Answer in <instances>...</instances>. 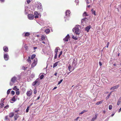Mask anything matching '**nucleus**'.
<instances>
[{
	"label": "nucleus",
	"mask_w": 121,
	"mask_h": 121,
	"mask_svg": "<svg viewBox=\"0 0 121 121\" xmlns=\"http://www.w3.org/2000/svg\"><path fill=\"white\" fill-rule=\"evenodd\" d=\"M36 55L35 54L32 55L31 56V59H33L35 57Z\"/></svg>",
	"instance_id": "bb28decb"
},
{
	"label": "nucleus",
	"mask_w": 121,
	"mask_h": 121,
	"mask_svg": "<svg viewBox=\"0 0 121 121\" xmlns=\"http://www.w3.org/2000/svg\"><path fill=\"white\" fill-rule=\"evenodd\" d=\"M109 42H108L107 43V45H106V47L107 48H108V47L109 45Z\"/></svg>",
	"instance_id": "603ef678"
},
{
	"label": "nucleus",
	"mask_w": 121,
	"mask_h": 121,
	"mask_svg": "<svg viewBox=\"0 0 121 121\" xmlns=\"http://www.w3.org/2000/svg\"><path fill=\"white\" fill-rule=\"evenodd\" d=\"M69 37V34H68L63 39L65 41H68V39Z\"/></svg>",
	"instance_id": "4468645a"
},
{
	"label": "nucleus",
	"mask_w": 121,
	"mask_h": 121,
	"mask_svg": "<svg viewBox=\"0 0 121 121\" xmlns=\"http://www.w3.org/2000/svg\"><path fill=\"white\" fill-rule=\"evenodd\" d=\"M98 115L97 114H95V117H94L92 119L91 121H94L95 119H96Z\"/></svg>",
	"instance_id": "a211bd4d"
},
{
	"label": "nucleus",
	"mask_w": 121,
	"mask_h": 121,
	"mask_svg": "<svg viewBox=\"0 0 121 121\" xmlns=\"http://www.w3.org/2000/svg\"><path fill=\"white\" fill-rule=\"evenodd\" d=\"M3 50L5 52H8V48L6 46L3 47Z\"/></svg>",
	"instance_id": "6ab92c4d"
},
{
	"label": "nucleus",
	"mask_w": 121,
	"mask_h": 121,
	"mask_svg": "<svg viewBox=\"0 0 121 121\" xmlns=\"http://www.w3.org/2000/svg\"><path fill=\"white\" fill-rule=\"evenodd\" d=\"M29 107H28L26 109V112H28L29 111Z\"/></svg>",
	"instance_id": "c03bdc74"
},
{
	"label": "nucleus",
	"mask_w": 121,
	"mask_h": 121,
	"mask_svg": "<svg viewBox=\"0 0 121 121\" xmlns=\"http://www.w3.org/2000/svg\"><path fill=\"white\" fill-rule=\"evenodd\" d=\"M37 47H34V50H35L37 49Z\"/></svg>",
	"instance_id": "680f3d73"
},
{
	"label": "nucleus",
	"mask_w": 121,
	"mask_h": 121,
	"mask_svg": "<svg viewBox=\"0 0 121 121\" xmlns=\"http://www.w3.org/2000/svg\"><path fill=\"white\" fill-rule=\"evenodd\" d=\"M72 38L75 40H77L78 39V38L77 37H75L73 35L72 36Z\"/></svg>",
	"instance_id": "c756f323"
},
{
	"label": "nucleus",
	"mask_w": 121,
	"mask_h": 121,
	"mask_svg": "<svg viewBox=\"0 0 121 121\" xmlns=\"http://www.w3.org/2000/svg\"><path fill=\"white\" fill-rule=\"evenodd\" d=\"M27 61L29 62V63H30L31 62V61L30 59V57H29L28 58V59L27 60Z\"/></svg>",
	"instance_id": "7c9ffc66"
},
{
	"label": "nucleus",
	"mask_w": 121,
	"mask_h": 121,
	"mask_svg": "<svg viewBox=\"0 0 121 121\" xmlns=\"http://www.w3.org/2000/svg\"><path fill=\"white\" fill-rule=\"evenodd\" d=\"M75 68L72 65V66H71L70 65H69L68 67V69H69V70L70 72H72L73 70Z\"/></svg>",
	"instance_id": "423d86ee"
},
{
	"label": "nucleus",
	"mask_w": 121,
	"mask_h": 121,
	"mask_svg": "<svg viewBox=\"0 0 121 121\" xmlns=\"http://www.w3.org/2000/svg\"><path fill=\"white\" fill-rule=\"evenodd\" d=\"M27 67H26V68H25V67H24V66H22V69H23V70H25V69H26L27 68Z\"/></svg>",
	"instance_id": "8fccbe9b"
},
{
	"label": "nucleus",
	"mask_w": 121,
	"mask_h": 121,
	"mask_svg": "<svg viewBox=\"0 0 121 121\" xmlns=\"http://www.w3.org/2000/svg\"><path fill=\"white\" fill-rule=\"evenodd\" d=\"M36 93V90L35 89H34V93L35 94Z\"/></svg>",
	"instance_id": "5fc2aeb1"
},
{
	"label": "nucleus",
	"mask_w": 121,
	"mask_h": 121,
	"mask_svg": "<svg viewBox=\"0 0 121 121\" xmlns=\"http://www.w3.org/2000/svg\"><path fill=\"white\" fill-rule=\"evenodd\" d=\"M78 118H79V117H78L76 119H75V120H76V121L78 120Z\"/></svg>",
	"instance_id": "338daca9"
},
{
	"label": "nucleus",
	"mask_w": 121,
	"mask_h": 121,
	"mask_svg": "<svg viewBox=\"0 0 121 121\" xmlns=\"http://www.w3.org/2000/svg\"><path fill=\"white\" fill-rule=\"evenodd\" d=\"M35 6L36 7L38 10H40V11L42 12L43 11V9L41 4L39 2H37L35 3Z\"/></svg>",
	"instance_id": "f03ea898"
},
{
	"label": "nucleus",
	"mask_w": 121,
	"mask_h": 121,
	"mask_svg": "<svg viewBox=\"0 0 121 121\" xmlns=\"http://www.w3.org/2000/svg\"><path fill=\"white\" fill-rule=\"evenodd\" d=\"M86 1V3L87 4H89V2L88 1V0H85Z\"/></svg>",
	"instance_id": "6e6d98bb"
},
{
	"label": "nucleus",
	"mask_w": 121,
	"mask_h": 121,
	"mask_svg": "<svg viewBox=\"0 0 121 121\" xmlns=\"http://www.w3.org/2000/svg\"><path fill=\"white\" fill-rule=\"evenodd\" d=\"M78 0H75V2L76 3H77V4H78Z\"/></svg>",
	"instance_id": "864d4df0"
},
{
	"label": "nucleus",
	"mask_w": 121,
	"mask_h": 121,
	"mask_svg": "<svg viewBox=\"0 0 121 121\" xmlns=\"http://www.w3.org/2000/svg\"><path fill=\"white\" fill-rule=\"evenodd\" d=\"M37 59L35 58L34 59V61L31 65V67L32 68L34 67L36 65L37 62Z\"/></svg>",
	"instance_id": "20e7f679"
},
{
	"label": "nucleus",
	"mask_w": 121,
	"mask_h": 121,
	"mask_svg": "<svg viewBox=\"0 0 121 121\" xmlns=\"http://www.w3.org/2000/svg\"><path fill=\"white\" fill-rule=\"evenodd\" d=\"M109 118V117H108L105 120V121H108Z\"/></svg>",
	"instance_id": "bf43d9fd"
},
{
	"label": "nucleus",
	"mask_w": 121,
	"mask_h": 121,
	"mask_svg": "<svg viewBox=\"0 0 121 121\" xmlns=\"http://www.w3.org/2000/svg\"><path fill=\"white\" fill-rule=\"evenodd\" d=\"M121 111V108L120 109H119V111H118V112H120Z\"/></svg>",
	"instance_id": "0e129e2a"
},
{
	"label": "nucleus",
	"mask_w": 121,
	"mask_h": 121,
	"mask_svg": "<svg viewBox=\"0 0 121 121\" xmlns=\"http://www.w3.org/2000/svg\"><path fill=\"white\" fill-rule=\"evenodd\" d=\"M119 85H116L111 87L110 89V90H115L116 89H117Z\"/></svg>",
	"instance_id": "9d476101"
},
{
	"label": "nucleus",
	"mask_w": 121,
	"mask_h": 121,
	"mask_svg": "<svg viewBox=\"0 0 121 121\" xmlns=\"http://www.w3.org/2000/svg\"><path fill=\"white\" fill-rule=\"evenodd\" d=\"M44 31L47 34H48L49 33L50 30L48 29H47L45 30Z\"/></svg>",
	"instance_id": "4be33fe9"
},
{
	"label": "nucleus",
	"mask_w": 121,
	"mask_h": 121,
	"mask_svg": "<svg viewBox=\"0 0 121 121\" xmlns=\"http://www.w3.org/2000/svg\"><path fill=\"white\" fill-rule=\"evenodd\" d=\"M57 54L56 53L55 54V56H54V58L55 59H56L57 58Z\"/></svg>",
	"instance_id": "09e8293b"
},
{
	"label": "nucleus",
	"mask_w": 121,
	"mask_h": 121,
	"mask_svg": "<svg viewBox=\"0 0 121 121\" xmlns=\"http://www.w3.org/2000/svg\"><path fill=\"white\" fill-rule=\"evenodd\" d=\"M110 94H108L107 96L106 97L105 99L106 100H107L110 97Z\"/></svg>",
	"instance_id": "4c0bfd02"
},
{
	"label": "nucleus",
	"mask_w": 121,
	"mask_h": 121,
	"mask_svg": "<svg viewBox=\"0 0 121 121\" xmlns=\"http://www.w3.org/2000/svg\"><path fill=\"white\" fill-rule=\"evenodd\" d=\"M80 26L79 25H76L74 28L73 29V31L75 33L76 35H79L80 33V31L79 30Z\"/></svg>",
	"instance_id": "f257e3e1"
},
{
	"label": "nucleus",
	"mask_w": 121,
	"mask_h": 121,
	"mask_svg": "<svg viewBox=\"0 0 121 121\" xmlns=\"http://www.w3.org/2000/svg\"><path fill=\"white\" fill-rule=\"evenodd\" d=\"M16 94L17 95H18L19 94V91L18 90H17V91H16Z\"/></svg>",
	"instance_id": "de8ad7c7"
},
{
	"label": "nucleus",
	"mask_w": 121,
	"mask_h": 121,
	"mask_svg": "<svg viewBox=\"0 0 121 121\" xmlns=\"http://www.w3.org/2000/svg\"><path fill=\"white\" fill-rule=\"evenodd\" d=\"M112 105H110L109 106L108 108L109 110H111L112 108Z\"/></svg>",
	"instance_id": "ea45409f"
},
{
	"label": "nucleus",
	"mask_w": 121,
	"mask_h": 121,
	"mask_svg": "<svg viewBox=\"0 0 121 121\" xmlns=\"http://www.w3.org/2000/svg\"><path fill=\"white\" fill-rule=\"evenodd\" d=\"M17 78L14 76L11 79V82H10V85H12L16 81L17 79Z\"/></svg>",
	"instance_id": "7ed1b4c3"
},
{
	"label": "nucleus",
	"mask_w": 121,
	"mask_h": 121,
	"mask_svg": "<svg viewBox=\"0 0 121 121\" xmlns=\"http://www.w3.org/2000/svg\"><path fill=\"white\" fill-rule=\"evenodd\" d=\"M11 90V89H9L8 90L7 92V95L9 94L10 92V90Z\"/></svg>",
	"instance_id": "e433bc0d"
},
{
	"label": "nucleus",
	"mask_w": 121,
	"mask_h": 121,
	"mask_svg": "<svg viewBox=\"0 0 121 121\" xmlns=\"http://www.w3.org/2000/svg\"><path fill=\"white\" fill-rule=\"evenodd\" d=\"M5 99H2L1 100V108H3L4 106V104H3V101Z\"/></svg>",
	"instance_id": "f3484780"
},
{
	"label": "nucleus",
	"mask_w": 121,
	"mask_h": 121,
	"mask_svg": "<svg viewBox=\"0 0 121 121\" xmlns=\"http://www.w3.org/2000/svg\"><path fill=\"white\" fill-rule=\"evenodd\" d=\"M57 87H54L53 89V90H55V89H56V88H57Z\"/></svg>",
	"instance_id": "69168bd1"
},
{
	"label": "nucleus",
	"mask_w": 121,
	"mask_h": 121,
	"mask_svg": "<svg viewBox=\"0 0 121 121\" xmlns=\"http://www.w3.org/2000/svg\"><path fill=\"white\" fill-rule=\"evenodd\" d=\"M28 18L30 20H32V19L34 18V16L32 14H30L28 15Z\"/></svg>",
	"instance_id": "1a4fd4ad"
},
{
	"label": "nucleus",
	"mask_w": 121,
	"mask_h": 121,
	"mask_svg": "<svg viewBox=\"0 0 121 121\" xmlns=\"http://www.w3.org/2000/svg\"><path fill=\"white\" fill-rule=\"evenodd\" d=\"M99 64L100 66H101L102 65V63L100 62H99Z\"/></svg>",
	"instance_id": "4d7b16f0"
},
{
	"label": "nucleus",
	"mask_w": 121,
	"mask_h": 121,
	"mask_svg": "<svg viewBox=\"0 0 121 121\" xmlns=\"http://www.w3.org/2000/svg\"><path fill=\"white\" fill-rule=\"evenodd\" d=\"M62 51H61L60 53V54L59 55L58 57L60 58V56L62 54Z\"/></svg>",
	"instance_id": "79ce46f5"
},
{
	"label": "nucleus",
	"mask_w": 121,
	"mask_h": 121,
	"mask_svg": "<svg viewBox=\"0 0 121 121\" xmlns=\"http://www.w3.org/2000/svg\"><path fill=\"white\" fill-rule=\"evenodd\" d=\"M58 62H56L55 63H54L53 66V67L54 68L56 67L58 63Z\"/></svg>",
	"instance_id": "b1692460"
},
{
	"label": "nucleus",
	"mask_w": 121,
	"mask_h": 121,
	"mask_svg": "<svg viewBox=\"0 0 121 121\" xmlns=\"http://www.w3.org/2000/svg\"><path fill=\"white\" fill-rule=\"evenodd\" d=\"M8 119V117L7 116H6L5 117V120H7Z\"/></svg>",
	"instance_id": "052dcab7"
},
{
	"label": "nucleus",
	"mask_w": 121,
	"mask_h": 121,
	"mask_svg": "<svg viewBox=\"0 0 121 121\" xmlns=\"http://www.w3.org/2000/svg\"><path fill=\"white\" fill-rule=\"evenodd\" d=\"M32 92L31 91H27L26 93L27 95L29 96H30L32 95Z\"/></svg>",
	"instance_id": "dca6fc26"
},
{
	"label": "nucleus",
	"mask_w": 121,
	"mask_h": 121,
	"mask_svg": "<svg viewBox=\"0 0 121 121\" xmlns=\"http://www.w3.org/2000/svg\"><path fill=\"white\" fill-rule=\"evenodd\" d=\"M35 76V75L34 74H32L30 76L32 78H34V77Z\"/></svg>",
	"instance_id": "58836bf2"
},
{
	"label": "nucleus",
	"mask_w": 121,
	"mask_h": 121,
	"mask_svg": "<svg viewBox=\"0 0 121 121\" xmlns=\"http://www.w3.org/2000/svg\"><path fill=\"white\" fill-rule=\"evenodd\" d=\"M103 102L102 101H100L99 102H98L96 103V104L97 105H99L100 104H101Z\"/></svg>",
	"instance_id": "cd10ccee"
},
{
	"label": "nucleus",
	"mask_w": 121,
	"mask_h": 121,
	"mask_svg": "<svg viewBox=\"0 0 121 121\" xmlns=\"http://www.w3.org/2000/svg\"><path fill=\"white\" fill-rule=\"evenodd\" d=\"M34 14L35 15V19H36L38 18L39 16H41L40 14H39L38 12L37 11H35L34 13Z\"/></svg>",
	"instance_id": "0eeeda50"
},
{
	"label": "nucleus",
	"mask_w": 121,
	"mask_h": 121,
	"mask_svg": "<svg viewBox=\"0 0 121 121\" xmlns=\"http://www.w3.org/2000/svg\"><path fill=\"white\" fill-rule=\"evenodd\" d=\"M19 117V116L17 114H15L14 116V120H16Z\"/></svg>",
	"instance_id": "a878e982"
},
{
	"label": "nucleus",
	"mask_w": 121,
	"mask_h": 121,
	"mask_svg": "<svg viewBox=\"0 0 121 121\" xmlns=\"http://www.w3.org/2000/svg\"><path fill=\"white\" fill-rule=\"evenodd\" d=\"M70 13V11L69 10H67L65 12L66 17H69V14Z\"/></svg>",
	"instance_id": "9b49d317"
},
{
	"label": "nucleus",
	"mask_w": 121,
	"mask_h": 121,
	"mask_svg": "<svg viewBox=\"0 0 121 121\" xmlns=\"http://www.w3.org/2000/svg\"><path fill=\"white\" fill-rule=\"evenodd\" d=\"M77 64V60L76 59H73L72 63V65L75 68L76 65Z\"/></svg>",
	"instance_id": "39448f33"
},
{
	"label": "nucleus",
	"mask_w": 121,
	"mask_h": 121,
	"mask_svg": "<svg viewBox=\"0 0 121 121\" xmlns=\"http://www.w3.org/2000/svg\"><path fill=\"white\" fill-rule=\"evenodd\" d=\"M86 19V17H85L84 18H83L82 19L81 22L82 23V22H83L84 21H85Z\"/></svg>",
	"instance_id": "c9c22d12"
},
{
	"label": "nucleus",
	"mask_w": 121,
	"mask_h": 121,
	"mask_svg": "<svg viewBox=\"0 0 121 121\" xmlns=\"http://www.w3.org/2000/svg\"><path fill=\"white\" fill-rule=\"evenodd\" d=\"M46 38V37L44 36H42L41 37V39L42 41L43 40Z\"/></svg>",
	"instance_id": "c85d7f7f"
},
{
	"label": "nucleus",
	"mask_w": 121,
	"mask_h": 121,
	"mask_svg": "<svg viewBox=\"0 0 121 121\" xmlns=\"http://www.w3.org/2000/svg\"><path fill=\"white\" fill-rule=\"evenodd\" d=\"M88 15L86 14V12H85L83 14V17L88 16Z\"/></svg>",
	"instance_id": "f704fd0d"
},
{
	"label": "nucleus",
	"mask_w": 121,
	"mask_h": 121,
	"mask_svg": "<svg viewBox=\"0 0 121 121\" xmlns=\"http://www.w3.org/2000/svg\"><path fill=\"white\" fill-rule=\"evenodd\" d=\"M4 57L5 60H8L9 58V56L7 53L4 54Z\"/></svg>",
	"instance_id": "6e6552de"
},
{
	"label": "nucleus",
	"mask_w": 121,
	"mask_h": 121,
	"mask_svg": "<svg viewBox=\"0 0 121 121\" xmlns=\"http://www.w3.org/2000/svg\"><path fill=\"white\" fill-rule=\"evenodd\" d=\"M22 90L23 92H25L26 91V89L24 88H22Z\"/></svg>",
	"instance_id": "a18cd8bd"
},
{
	"label": "nucleus",
	"mask_w": 121,
	"mask_h": 121,
	"mask_svg": "<svg viewBox=\"0 0 121 121\" xmlns=\"http://www.w3.org/2000/svg\"><path fill=\"white\" fill-rule=\"evenodd\" d=\"M27 2L28 4H29V3L30 2V0H27Z\"/></svg>",
	"instance_id": "13d9d810"
},
{
	"label": "nucleus",
	"mask_w": 121,
	"mask_h": 121,
	"mask_svg": "<svg viewBox=\"0 0 121 121\" xmlns=\"http://www.w3.org/2000/svg\"><path fill=\"white\" fill-rule=\"evenodd\" d=\"M63 79H61V80H60V81H59L58 83V85H59L60 84L61 82H62L63 81Z\"/></svg>",
	"instance_id": "a19ab883"
},
{
	"label": "nucleus",
	"mask_w": 121,
	"mask_h": 121,
	"mask_svg": "<svg viewBox=\"0 0 121 121\" xmlns=\"http://www.w3.org/2000/svg\"><path fill=\"white\" fill-rule=\"evenodd\" d=\"M44 77V75H42L40 76V78L41 79H43V77Z\"/></svg>",
	"instance_id": "3c124183"
},
{
	"label": "nucleus",
	"mask_w": 121,
	"mask_h": 121,
	"mask_svg": "<svg viewBox=\"0 0 121 121\" xmlns=\"http://www.w3.org/2000/svg\"><path fill=\"white\" fill-rule=\"evenodd\" d=\"M115 113H113L110 116V117H112L114 115Z\"/></svg>",
	"instance_id": "e2e57ef3"
},
{
	"label": "nucleus",
	"mask_w": 121,
	"mask_h": 121,
	"mask_svg": "<svg viewBox=\"0 0 121 121\" xmlns=\"http://www.w3.org/2000/svg\"><path fill=\"white\" fill-rule=\"evenodd\" d=\"M30 35V33L28 32H24L22 35L24 37L29 36Z\"/></svg>",
	"instance_id": "f8f14e48"
},
{
	"label": "nucleus",
	"mask_w": 121,
	"mask_h": 121,
	"mask_svg": "<svg viewBox=\"0 0 121 121\" xmlns=\"http://www.w3.org/2000/svg\"><path fill=\"white\" fill-rule=\"evenodd\" d=\"M11 94L13 95H14L15 94V92L13 91H12Z\"/></svg>",
	"instance_id": "49530a36"
},
{
	"label": "nucleus",
	"mask_w": 121,
	"mask_h": 121,
	"mask_svg": "<svg viewBox=\"0 0 121 121\" xmlns=\"http://www.w3.org/2000/svg\"><path fill=\"white\" fill-rule=\"evenodd\" d=\"M91 11L92 12V13L95 16L96 15L95 13V11L93 9H92Z\"/></svg>",
	"instance_id": "5701e85b"
},
{
	"label": "nucleus",
	"mask_w": 121,
	"mask_h": 121,
	"mask_svg": "<svg viewBox=\"0 0 121 121\" xmlns=\"http://www.w3.org/2000/svg\"><path fill=\"white\" fill-rule=\"evenodd\" d=\"M103 112L105 114L106 112V111L105 110H104L103 111Z\"/></svg>",
	"instance_id": "774afa93"
},
{
	"label": "nucleus",
	"mask_w": 121,
	"mask_h": 121,
	"mask_svg": "<svg viewBox=\"0 0 121 121\" xmlns=\"http://www.w3.org/2000/svg\"><path fill=\"white\" fill-rule=\"evenodd\" d=\"M86 112V110H83V111H82V112H81V113H79V114L81 115L83 113H84Z\"/></svg>",
	"instance_id": "473e14b6"
},
{
	"label": "nucleus",
	"mask_w": 121,
	"mask_h": 121,
	"mask_svg": "<svg viewBox=\"0 0 121 121\" xmlns=\"http://www.w3.org/2000/svg\"><path fill=\"white\" fill-rule=\"evenodd\" d=\"M9 107V105H7L5 106L4 107V108L5 109H7Z\"/></svg>",
	"instance_id": "37998d69"
},
{
	"label": "nucleus",
	"mask_w": 121,
	"mask_h": 121,
	"mask_svg": "<svg viewBox=\"0 0 121 121\" xmlns=\"http://www.w3.org/2000/svg\"><path fill=\"white\" fill-rule=\"evenodd\" d=\"M39 82L38 80L37 79L35 82L32 83V85L33 86H34L36 84H39Z\"/></svg>",
	"instance_id": "ddd939ff"
},
{
	"label": "nucleus",
	"mask_w": 121,
	"mask_h": 121,
	"mask_svg": "<svg viewBox=\"0 0 121 121\" xmlns=\"http://www.w3.org/2000/svg\"><path fill=\"white\" fill-rule=\"evenodd\" d=\"M13 89L14 90H15L16 91H17V90H18L19 89H17V88L16 86H15L13 88Z\"/></svg>",
	"instance_id": "72a5a7b5"
},
{
	"label": "nucleus",
	"mask_w": 121,
	"mask_h": 121,
	"mask_svg": "<svg viewBox=\"0 0 121 121\" xmlns=\"http://www.w3.org/2000/svg\"><path fill=\"white\" fill-rule=\"evenodd\" d=\"M17 97V96H13V98L11 99V100L13 101V102L15 101L16 100V98Z\"/></svg>",
	"instance_id": "412c9836"
},
{
	"label": "nucleus",
	"mask_w": 121,
	"mask_h": 121,
	"mask_svg": "<svg viewBox=\"0 0 121 121\" xmlns=\"http://www.w3.org/2000/svg\"><path fill=\"white\" fill-rule=\"evenodd\" d=\"M14 115V113H10L9 114V117H12Z\"/></svg>",
	"instance_id": "2f4dec72"
},
{
	"label": "nucleus",
	"mask_w": 121,
	"mask_h": 121,
	"mask_svg": "<svg viewBox=\"0 0 121 121\" xmlns=\"http://www.w3.org/2000/svg\"><path fill=\"white\" fill-rule=\"evenodd\" d=\"M59 49V47H57L56 48L55 51V52L56 53H57V52H58V50Z\"/></svg>",
	"instance_id": "393cba45"
},
{
	"label": "nucleus",
	"mask_w": 121,
	"mask_h": 121,
	"mask_svg": "<svg viewBox=\"0 0 121 121\" xmlns=\"http://www.w3.org/2000/svg\"><path fill=\"white\" fill-rule=\"evenodd\" d=\"M91 27V26L90 25L87 26L85 28V30L87 32H88L89 31V30L90 29Z\"/></svg>",
	"instance_id": "2eb2a0df"
},
{
	"label": "nucleus",
	"mask_w": 121,
	"mask_h": 121,
	"mask_svg": "<svg viewBox=\"0 0 121 121\" xmlns=\"http://www.w3.org/2000/svg\"><path fill=\"white\" fill-rule=\"evenodd\" d=\"M121 104V97L118 99L117 102V105H119Z\"/></svg>",
	"instance_id": "aec40b11"
}]
</instances>
